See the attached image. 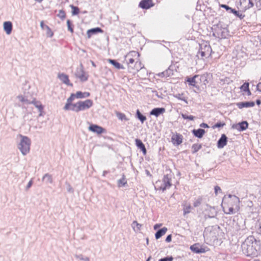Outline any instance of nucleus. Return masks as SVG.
Masks as SVG:
<instances>
[{"label": "nucleus", "mask_w": 261, "mask_h": 261, "mask_svg": "<svg viewBox=\"0 0 261 261\" xmlns=\"http://www.w3.org/2000/svg\"><path fill=\"white\" fill-rule=\"evenodd\" d=\"M140 54L136 51H129L125 57L128 70L134 74L138 72L144 67L140 59Z\"/></svg>", "instance_id": "f257e3e1"}, {"label": "nucleus", "mask_w": 261, "mask_h": 261, "mask_svg": "<svg viewBox=\"0 0 261 261\" xmlns=\"http://www.w3.org/2000/svg\"><path fill=\"white\" fill-rule=\"evenodd\" d=\"M240 199L234 195H229L223 198L222 206L226 214H233L240 211Z\"/></svg>", "instance_id": "f03ea898"}, {"label": "nucleus", "mask_w": 261, "mask_h": 261, "mask_svg": "<svg viewBox=\"0 0 261 261\" xmlns=\"http://www.w3.org/2000/svg\"><path fill=\"white\" fill-rule=\"evenodd\" d=\"M212 76V74L206 72L202 74L195 75L192 77H187L186 81L190 86L199 90L206 88V85L208 83V79Z\"/></svg>", "instance_id": "7ed1b4c3"}, {"label": "nucleus", "mask_w": 261, "mask_h": 261, "mask_svg": "<svg viewBox=\"0 0 261 261\" xmlns=\"http://www.w3.org/2000/svg\"><path fill=\"white\" fill-rule=\"evenodd\" d=\"M212 48L210 44L207 42H203L200 44L197 56L200 59L205 61L212 57Z\"/></svg>", "instance_id": "20e7f679"}, {"label": "nucleus", "mask_w": 261, "mask_h": 261, "mask_svg": "<svg viewBox=\"0 0 261 261\" xmlns=\"http://www.w3.org/2000/svg\"><path fill=\"white\" fill-rule=\"evenodd\" d=\"M19 137L21 140L19 144L18 148L23 155H25L30 151L31 141L27 137L21 135H19Z\"/></svg>", "instance_id": "39448f33"}, {"label": "nucleus", "mask_w": 261, "mask_h": 261, "mask_svg": "<svg viewBox=\"0 0 261 261\" xmlns=\"http://www.w3.org/2000/svg\"><path fill=\"white\" fill-rule=\"evenodd\" d=\"M156 184L158 189L164 191L171 186V176L165 175L162 180H158Z\"/></svg>", "instance_id": "423d86ee"}, {"label": "nucleus", "mask_w": 261, "mask_h": 261, "mask_svg": "<svg viewBox=\"0 0 261 261\" xmlns=\"http://www.w3.org/2000/svg\"><path fill=\"white\" fill-rule=\"evenodd\" d=\"M242 247L244 253L247 256H254L257 255V250L253 246L252 242H245L242 244Z\"/></svg>", "instance_id": "0eeeda50"}, {"label": "nucleus", "mask_w": 261, "mask_h": 261, "mask_svg": "<svg viewBox=\"0 0 261 261\" xmlns=\"http://www.w3.org/2000/svg\"><path fill=\"white\" fill-rule=\"evenodd\" d=\"M90 96V93L88 92H82V91H77L75 93H71L70 96L68 98L66 102V109L70 105L71 102H72L75 98L83 99L84 98L88 97Z\"/></svg>", "instance_id": "6e6552de"}, {"label": "nucleus", "mask_w": 261, "mask_h": 261, "mask_svg": "<svg viewBox=\"0 0 261 261\" xmlns=\"http://www.w3.org/2000/svg\"><path fill=\"white\" fill-rule=\"evenodd\" d=\"M240 7L242 11L245 12L247 10L253 7L254 4L252 0H240Z\"/></svg>", "instance_id": "1a4fd4ad"}, {"label": "nucleus", "mask_w": 261, "mask_h": 261, "mask_svg": "<svg viewBox=\"0 0 261 261\" xmlns=\"http://www.w3.org/2000/svg\"><path fill=\"white\" fill-rule=\"evenodd\" d=\"M75 76L82 82L87 81L89 77L88 74L84 70L83 68L76 69Z\"/></svg>", "instance_id": "9d476101"}, {"label": "nucleus", "mask_w": 261, "mask_h": 261, "mask_svg": "<svg viewBox=\"0 0 261 261\" xmlns=\"http://www.w3.org/2000/svg\"><path fill=\"white\" fill-rule=\"evenodd\" d=\"M190 249L196 253H205L208 250L206 247H203L198 243H195L191 246Z\"/></svg>", "instance_id": "9b49d317"}, {"label": "nucleus", "mask_w": 261, "mask_h": 261, "mask_svg": "<svg viewBox=\"0 0 261 261\" xmlns=\"http://www.w3.org/2000/svg\"><path fill=\"white\" fill-rule=\"evenodd\" d=\"M81 111L90 109L93 105V102L91 99H86L84 101H79Z\"/></svg>", "instance_id": "f8f14e48"}, {"label": "nucleus", "mask_w": 261, "mask_h": 261, "mask_svg": "<svg viewBox=\"0 0 261 261\" xmlns=\"http://www.w3.org/2000/svg\"><path fill=\"white\" fill-rule=\"evenodd\" d=\"M171 139L173 144L177 146L182 143L183 141V136L180 134L175 133L172 135Z\"/></svg>", "instance_id": "ddd939ff"}, {"label": "nucleus", "mask_w": 261, "mask_h": 261, "mask_svg": "<svg viewBox=\"0 0 261 261\" xmlns=\"http://www.w3.org/2000/svg\"><path fill=\"white\" fill-rule=\"evenodd\" d=\"M154 4L152 0H142L139 4V7L143 9H148L154 6Z\"/></svg>", "instance_id": "4468645a"}, {"label": "nucleus", "mask_w": 261, "mask_h": 261, "mask_svg": "<svg viewBox=\"0 0 261 261\" xmlns=\"http://www.w3.org/2000/svg\"><path fill=\"white\" fill-rule=\"evenodd\" d=\"M88 129L98 135L101 134L106 132V130L103 128L96 124H91L89 126Z\"/></svg>", "instance_id": "2eb2a0df"}, {"label": "nucleus", "mask_w": 261, "mask_h": 261, "mask_svg": "<svg viewBox=\"0 0 261 261\" xmlns=\"http://www.w3.org/2000/svg\"><path fill=\"white\" fill-rule=\"evenodd\" d=\"M66 103L65 104L64 106V110H72L73 111L79 112L80 111H81V108H80V105L79 101H78L76 103H72V102H71L70 105H69L68 107V109H66Z\"/></svg>", "instance_id": "dca6fc26"}, {"label": "nucleus", "mask_w": 261, "mask_h": 261, "mask_svg": "<svg viewBox=\"0 0 261 261\" xmlns=\"http://www.w3.org/2000/svg\"><path fill=\"white\" fill-rule=\"evenodd\" d=\"M40 27L42 30L46 32V35L47 37H52L54 36V32L47 25L44 24V21L40 22Z\"/></svg>", "instance_id": "f3484780"}, {"label": "nucleus", "mask_w": 261, "mask_h": 261, "mask_svg": "<svg viewBox=\"0 0 261 261\" xmlns=\"http://www.w3.org/2000/svg\"><path fill=\"white\" fill-rule=\"evenodd\" d=\"M183 215L186 216V215L191 213L192 207L191 203L188 201H184L182 203Z\"/></svg>", "instance_id": "a211bd4d"}, {"label": "nucleus", "mask_w": 261, "mask_h": 261, "mask_svg": "<svg viewBox=\"0 0 261 261\" xmlns=\"http://www.w3.org/2000/svg\"><path fill=\"white\" fill-rule=\"evenodd\" d=\"M58 76L59 79L65 84L71 87L73 86V84L70 83L69 77L67 75L64 73H59Z\"/></svg>", "instance_id": "6ab92c4d"}, {"label": "nucleus", "mask_w": 261, "mask_h": 261, "mask_svg": "<svg viewBox=\"0 0 261 261\" xmlns=\"http://www.w3.org/2000/svg\"><path fill=\"white\" fill-rule=\"evenodd\" d=\"M165 112V109L164 108H154L151 110L150 112V114L151 115L155 116V117H158L161 114H163Z\"/></svg>", "instance_id": "aec40b11"}, {"label": "nucleus", "mask_w": 261, "mask_h": 261, "mask_svg": "<svg viewBox=\"0 0 261 261\" xmlns=\"http://www.w3.org/2000/svg\"><path fill=\"white\" fill-rule=\"evenodd\" d=\"M135 143L137 147L142 150L143 154L146 155L147 150L144 144L142 143L141 140L139 139H136L135 140Z\"/></svg>", "instance_id": "412c9836"}, {"label": "nucleus", "mask_w": 261, "mask_h": 261, "mask_svg": "<svg viewBox=\"0 0 261 261\" xmlns=\"http://www.w3.org/2000/svg\"><path fill=\"white\" fill-rule=\"evenodd\" d=\"M248 124L247 121H243L239 123L236 126H233V128L237 129L239 131H243L248 128Z\"/></svg>", "instance_id": "4be33fe9"}, {"label": "nucleus", "mask_w": 261, "mask_h": 261, "mask_svg": "<svg viewBox=\"0 0 261 261\" xmlns=\"http://www.w3.org/2000/svg\"><path fill=\"white\" fill-rule=\"evenodd\" d=\"M4 29L7 34L9 35L11 33L12 30V23L10 21H5L4 23Z\"/></svg>", "instance_id": "5701e85b"}, {"label": "nucleus", "mask_w": 261, "mask_h": 261, "mask_svg": "<svg viewBox=\"0 0 261 261\" xmlns=\"http://www.w3.org/2000/svg\"><path fill=\"white\" fill-rule=\"evenodd\" d=\"M226 144L227 137L224 134H223L218 142V147L220 148H223Z\"/></svg>", "instance_id": "b1692460"}, {"label": "nucleus", "mask_w": 261, "mask_h": 261, "mask_svg": "<svg viewBox=\"0 0 261 261\" xmlns=\"http://www.w3.org/2000/svg\"><path fill=\"white\" fill-rule=\"evenodd\" d=\"M237 105L240 109H242L245 107H252L254 106L255 103L253 101H246L238 103Z\"/></svg>", "instance_id": "393cba45"}, {"label": "nucleus", "mask_w": 261, "mask_h": 261, "mask_svg": "<svg viewBox=\"0 0 261 261\" xmlns=\"http://www.w3.org/2000/svg\"><path fill=\"white\" fill-rule=\"evenodd\" d=\"M192 133L195 137L199 138H201L205 134V132L203 129L199 128L198 129H193L192 130Z\"/></svg>", "instance_id": "a878e982"}, {"label": "nucleus", "mask_w": 261, "mask_h": 261, "mask_svg": "<svg viewBox=\"0 0 261 261\" xmlns=\"http://www.w3.org/2000/svg\"><path fill=\"white\" fill-rule=\"evenodd\" d=\"M31 103L33 104L36 108H37L39 112H40V115H41V113L43 112L44 107L41 103L40 101H36L35 99H34L31 102Z\"/></svg>", "instance_id": "bb28decb"}, {"label": "nucleus", "mask_w": 261, "mask_h": 261, "mask_svg": "<svg viewBox=\"0 0 261 261\" xmlns=\"http://www.w3.org/2000/svg\"><path fill=\"white\" fill-rule=\"evenodd\" d=\"M102 32V30L99 28H96L92 29L89 30L87 31V36H88V37L89 38H90L91 37L92 34H95L97 33H101Z\"/></svg>", "instance_id": "cd10ccee"}, {"label": "nucleus", "mask_w": 261, "mask_h": 261, "mask_svg": "<svg viewBox=\"0 0 261 261\" xmlns=\"http://www.w3.org/2000/svg\"><path fill=\"white\" fill-rule=\"evenodd\" d=\"M249 83H245L241 87V90L244 92H246L247 95H250L251 92L249 88Z\"/></svg>", "instance_id": "c85d7f7f"}, {"label": "nucleus", "mask_w": 261, "mask_h": 261, "mask_svg": "<svg viewBox=\"0 0 261 261\" xmlns=\"http://www.w3.org/2000/svg\"><path fill=\"white\" fill-rule=\"evenodd\" d=\"M167 231V228L166 227H163L162 229H160L156 232L155 234V238L156 239L160 238L161 237L164 236L166 233Z\"/></svg>", "instance_id": "c756f323"}, {"label": "nucleus", "mask_w": 261, "mask_h": 261, "mask_svg": "<svg viewBox=\"0 0 261 261\" xmlns=\"http://www.w3.org/2000/svg\"><path fill=\"white\" fill-rule=\"evenodd\" d=\"M108 62L111 64H112L116 68L118 69L124 68L123 65H122L121 64L116 61L115 60L109 59L108 60Z\"/></svg>", "instance_id": "7c9ffc66"}, {"label": "nucleus", "mask_w": 261, "mask_h": 261, "mask_svg": "<svg viewBox=\"0 0 261 261\" xmlns=\"http://www.w3.org/2000/svg\"><path fill=\"white\" fill-rule=\"evenodd\" d=\"M136 114H137V118L141 121V122L142 123H143L144 122V121L146 120V117L145 116L143 115L140 113V112L139 111V110H138L137 111Z\"/></svg>", "instance_id": "2f4dec72"}, {"label": "nucleus", "mask_w": 261, "mask_h": 261, "mask_svg": "<svg viewBox=\"0 0 261 261\" xmlns=\"http://www.w3.org/2000/svg\"><path fill=\"white\" fill-rule=\"evenodd\" d=\"M201 148V145L199 144H194L192 146V152L195 153Z\"/></svg>", "instance_id": "473e14b6"}, {"label": "nucleus", "mask_w": 261, "mask_h": 261, "mask_svg": "<svg viewBox=\"0 0 261 261\" xmlns=\"http://www.w3.org/2000/svg\"><path fill=\"white\" fill-rule=\"evenodd\" d=\"M116 115L117 117L118 118V119L121 120H128V119L127 118L126 115L122 113L116 112Z\"/></svg>", "instance_id": "72a5a7b5"}, {"label": "nucleus", "mask_w": 261, "mask_h": 261, "mask_svg": "<svg viewBox=\"0 0 261 261\" xmlns=\"http://www.w3.org/2000/svg\"><path fill=\"white\" fill-rule=\"evenodd\" d=\"M70 7L72 9L71 13L72 15H75L79 14L80 9L77 7L74 6L73 5H70Z\"/></svg>", "instance_id": "f704fd0d"}, {"label": "nucleus", "mask_w": 261, "mask_h": 261, "mask_svg": "<svg viewBox=\"0 0 261 261\" xmlns=\"http://www.w3.org/2000/svg\"><path fill=\"white\" fill-rule=\"evenodd\" d=\"M127 183L126 179L124 177H123L120 179L118 181V186L119 187L124 186Z\"/></svg>", "instance_id": "c9c22d12"}, {"label": "nucleus", "mask_w": 261, "mask_h": 261, "mask_svg": "<svg viewBox=\"0 0 261 261\" xmlns=\"http://www.w3.org/2000/svg\"><path fill=\"white\" fill-rule=\"evenodd\" d=\"M202 202V198L199 197L197 199H196L193 202V205L194 207H198L199 206Z\"/></svg>", "instance_id": "e433bc0d"}, {"label": "nucleus", "mask_w": 261, "mask_h": 261, "mask_svg": "<svg viewBox=\"0 0 261 261\" xmlns=\"http://www.w3.org/2000/svg\"><path fill=\"white\" fill-rule=\"evenodd\" d=\"M181 116L184 119H188L191 121L194 120L195 117L192 115L188 116L186 114H181Z\"/></svg>", "instance_id": "4c0bfd02"}, {"label": "nucleus", "mask_w": 261, "mask_h": 261, "mask_svg": "<svg viewBox=\"0 0 261 261\" xmlns=\"http://www.w3.org/2000/svg\"><path fill=\"white\" fill-rule=\"evenodd\" d=\"M58 16L61 18L62 19H64L66 17V13L63 10H61L59 11V14H58Z\"/></svg>", "instance_id": "58836bf2"}, {"label": "nucleus", "mask_w": 261, "mask_h": 261, "mask_svg": "<svg viewBox=\"0 0 261 261\" xmlns=\"http://www.w3.org/2000/svg\"><path fill=\"white\" fill-rule=\"evenodd\" d=\"M225 125L224 122H218L212 126L213 128L215 129L217 127H222Z\"/></svg>", "instance_id": "ea45409f"}, {"label": "nucleus", "mask_w": 261, "mask_h": 261, "mask_svg": "<svg viewBox=\"0 0 261 261\" xmlns=\"http://www.w3.org/2000/svg\"><path fill=\"white\" fill-rule=\"evenodd\" d=\"M67 27H68V30L71 33H73V27H72V25L71 24V22H70V20H67Z\"/></svg>", "instance_id": "a19ab883"}, {"label": "nucleus", "mask_w": 261, "mask_h": 261, "mask_svg": "<svg viewBox=\"0 0 261 261\" xmlns=\"http://www.w3.org/2000/svg\"><path fill=\"white\" fill-rule=\"evenodd\" d=\"M174 97L178 99L186 101V99L183 97V94H178L174 95Z\"/></svg>", "instance_id": "79ce46f5"}, {"label": "nucleus", "mask_w": 261, "mask_h": 261, "mask_svg": "<svg viewBox=\"0 0 261 261\" xmlns=\"http://www.w3.org/2000/svg\"><path fill=\"white\" fill-rule=\"evenodd\" d=\"M173 259V257L172 256H170L161 258L159 261H172Z\"/></svg>", "instance_id": "37998d69"}, {"label": "nucleus", "mask_w": 261, "mask_h": 261, "mask_svg": "<svg viewBox=\"0 0 261 261\" xmlns=\"http://www.w3.org/2000/svg\"><path fill=\"white\" fill-rule=\"evenodd\" d=\"M221 192V189L220 187L216 186L215 187V193L216 195H217L218 193Z\"/></svg>", "instance_id": "c03bdc74"}, {"label": "nucleus", "mask_w": 261, "mask_h": 261, "mask_svg": "<svg viewBox=\"0 0 261 261\" xmlns=\"http://www.w3.org/2000/svg\"><path fill=\"white\" fill-rule=\"evenodd\" d=\"M19 100L22 102H26L28 103H31V102H29L28 99L24 98V97L22 96H18Z\"/></svg>", "instance_id": "a18cd8bd"}, {"label": "nucleus", "mask_w": 261, "mask_h": 261, "mask_svg": "<svg viewBox=\"0 0 261 261\" xmlns=\"http://www.w3.org/2000/svg\"><path fill=\"white\" fill-rule=\"evenodd\" d=\"M220 7L225 9L227 11L229 10L230 11L231 9H232L231 7H229L228 6L224 5V4H221L220 5Z\"/></svg>", "instance_id": "49530a36"}, {"label": "nucleus", "mask_w": 261, "mask_h": 261, "mask_svg": "<svg viewBox=\"0 0 261 261\" xmlns=\"http://www.w3.org/2000/svg\"><path fill=\"white\" fill-rule=\"evenodd\" d=\"M236 16L238 17L240 19H242L245 17V14H243L239 12L238 14Z\"/></svg>", "instance_id": "de8ad7c7"}, {"label": "nucleus", "mask_w": 261, "mask_h": 261, "mask_svg": "<svg viewBox=\"0 0 261 261\" xmlns=\"http://www.w3.org/2000/svg\"><path fill=\"white\" fill-rule=\"evenodd\" d=\"M133 225H135L138 229H140L141 227V225L139 224L137 221H135L133 222Z\"/></svg>", "instance_id": "09e8293b"}, {"label": "nucleus", "mask_w": 261, "mask_h": 261, "mask_svg": "<svg viewBox=\"0 0 261 261\" xmlns=\"http://www.w3.org/2000/svg\"><path fill=\"white\" fill-rule=\"evenodd\" d=\"M171 239H172V236H171V234H169V235H168V236L167 237V238H166V241L167 242H171Z\"/></svg>", "instance_id": "8fccbe9b"}, {"label": "nucleus", "mask_w": 261, "mask_h": 261, "mask_svg": "<svg viewBox=\"0 0 261 261\" xmlns=\"http://www.w3.org/2000/svg\"><path fill=\"white\" fill-rule=\"evenodd\" d=\"M230 12L233 13L234 15H235L236 16H237V15L239 13V11H237L236 10L234 9H231V11H230Z\"/></svg>", "instance_id": "3c124183"}, {"label": "nucleus", "mask_w": 261, "mask_h": 261, "mask_svg": "<svg viewBox=\"0 0 261 261\" xmlns=\"http://www.w3.org/2000/svg\"><path fill=\"white\" fill-rule=\"evenodd\" d=\"M200 126L201 127H204V128H208V127H209L208 125L207 124L204 123H201V124L200 125Z\"/></svg>", "instance_id": "603ef678"}, {"label": "nucleus", "mask_w": 261, "mask_h": 261, "mask_svg": "<svg viewBox=\"0 0 261 261\" xmlns=\"http://www.w3.org/2000/svg\"><path fill=\"white\" fill-rule=\"evenodd\" d=\"M257 89L261 92V82L259 83L257 85Z\"/></svg>", "instance_id": "864d4df0"}, {"label": "nucleus", "mask_w": 261, "mask_h": 261, "mask_svg": "<svg viewBox=\"0 0 261 261\" xmlns=\"http://www.w3.org/2000/svg\"><path fill=\"white\" fill-rule=\"evenodd\" d=\"M32 184H33V181H32V180H30V181L29 182V183L28 184V185H27V188H28V189L30 188L32 186Z\"/></svg>", "instance_id": "5fc2aeb1"}, {"label": "nucleus", "mask_w": 261, "mask_h": 261, "mask_svg": "<svg viewBox=\"0 0 261 261\" xmlns=\"http://www.w3.org/2000/svg\"><path fill=\"white\" fill-rule=\"evenodd\" d=\"M161 225V224H155L154 226V228L155 229H157L158 227H159Z\"/></svg>", "instance_id": "6e6d98bb"}, {"label": "nucleus", "mask_w": 261, "mask_h": 261, "mask_svg": "<svg viewBox=\"0 0 261 261\" xmlns=\"http://www.w3.org/2000/svg\"><path fill=\"white\" fill-rule=\"evenodd\" d=\"M45 177H48L49 179H51V176L48 174L45 175L43 178H44Z\"/></svg>", "instance_id": "4d7b16f0"}, {"label": "nucleus", "mask_w": 261, "mask_h": 261, "mask_svg": "<svg viewBox=\"0 0 261 261\" xmlns=\"http://www.w3.org/2000/svg\"><path fill=\"white\" fill-rule=\"evenodd\" d=\"M261 103V101L259 100V99H257L256 100V103L258 105H259Z\"/></svg>", "instance_id": "13d9d810"}, {"label": "nucleus", "mask_w": 261, "mask_h": 261, "mask_svg": "<svg viewBox=\"0 0 261 261\" xmlns=\"http://www.w3.org/2000/svg\"><path fill=\"white\" fill-rule=\"evenodd\" d=\"M150 258H151V256L149 257L148 258V259H147V260H146V261H149V260L150 259Z\"/></svg>", "instance_id": "bf43d9fd"}, {"label": "nucleus", "mask_w": 261, "mask_h": 261, "mask_svg": "<svg viewBox=\"0 0 261 261\" xmlns=\"http://www.w3.org/2000/svg\"><path fill=\"white\" fill-rule=\"evenodd\" d=\"M92 65H93L94 67H95V66H96L95 64L93 62H92Z\"/></svg>", "instance_id": "052dcab7"}, {"label": "nucleus", "mask_w": 261, "mask_h": 261, "mask_svg": "<svg viewBox=\"0 0 261 261\" xmlns=\"http://www.w3.org/2000/svg\"><path fill=\"white\" fill-rule=\"evenodd\" d=\"M259 229L260 231L261 232V225L259 226Z\"/></svg>", "instance_id": "680f3d73"}, {"label": "nucleus", "mask_w": 261, "mask_h": 261, "mask_svg": "<svg viewBox=\"0 0 261 261\" xmlns=\"http://www.w3.org/2000/svg\"><path fill=\"white\" fill-rule=\"evenodd\" d=\"M254 261H259V260H257V259H256V260H254Z\"/></svg>", "instance_id": "e2e57ef3"}]
</instances>
